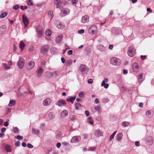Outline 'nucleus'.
I'll return each instance as SVG.
<instances>
[{
	"label": "nucleus",
	"instance_id": "f257e3e1",
	"mask_svg": "<svg viewBox=\"0 0 154 154\" xmlns=\"http://www.w3.org/2000/svg\"><path fill=\"white\" fill-rule=\"evenodd\" d=\"M110 63L113 65H119L121 63V60L119 58L116 57H112L110 59Z\"/></svg>",
	"mask_w": 154,
	"mask_h": 154
},
{
	"label": "nucleus",
	"instance_id": "f03ea898",
	"mask_svg": "<svg viewBox=\"0 0 154 154\" xmlns=\"http://www.w3.org/2000/svg\"><path fill=\"white\" fill-rule=\"evenodd\" d=\"M88 32L89 33L91 34H95L97 31V26L93 25L91 26L88 29Z\"/></svg>",
	"mask_w": 154,
	"mask_h": 154
},
{
	"label": "nucleus",
	"instance_id": "7ed1b4c3",
	"mask_svg": "<svg viewBox=\"0 0 154 154\" xmlns=\"http://www.w3.org/2000/svg\"><path fill=\"white\" fill-rule=\"evenodd\" d=\"M135 50L133 46H130L128 48V54L130 57H132L135 54Z\"/></svg>",
	"mask_w": 154,
	"mask_h": 154
},
{
	"label": "nucleus",
	"instance_id": "20e7f679",
	"mask_svg": "<svg viewBox=\"0 0 154 154\" xmlns=\"http://www.w3.org/2000/svg\"><path fill=\"white\" fill-rule=\"evenodd\" d=\"M132 70L133 71L136 73H138L140 71V67L138 64L134 62L133 63L132 66Z\"/></svg>",
	"mask_w": 154,
	"mask_h": 154
},
{
	"label": "nucleus",
	"instance_id": "39448f33",
	"mask_svg": "<svg viewBox=\"0 0 154 154\" xmlns=\"http://www.w3.org/2000/svg\"><path fill=\"white\" fill-rule=\"evenodd\" d=\"M88 70V68L84 64L81 65L79 69V70L82 73L84 74H85L87 72Z\"/></svg>",
	"mask_w": 154,
	"mask_h": 154
},
{
	"label": "nucleus",
	"instance_id": "423d86ee",
	"mask_svg": "<svg viewBox=\"0 0 154 154\" xmlns=\"http://www.w3.org/2000/svg\"><path fill=\"white\" fill-rule=\"evenodd\" d=\"M69 10L68 8H63L62 10L60 13L61 16L64 17L69 14Z\"/></svg>",
	"mask_w": 154,
	"mask_h": 154
},
{
	"label": "nucleus",
	"instance_id": "0eeeda50",
	"mask_svg": "<svg viewBox=\"0 0 154 154\" xmlns=\"http://www.w3.org/2000/svg\"><path fill=\"white\" fill-rule=\"evenodd\" d=\"M22 20L23 23L24 24L25 26H27L29 23V21L27 17L25 15L23 14L22 15Z\"/></svg>",
	"mask_w": 154,
	"mask_h": 154
},
{
	"label": "nucleus",
	"instance_id": "6e6552de",
	"mask_svg": "<svg viewBox=\"0 0 154 154\" xmlns=\"http://www.w3.org/2000/svg\"><path fill=\"white\" fill-rule=\"evenodd\" d=\"M8 64L5 63H3L2 65L3 66L4 69L5 70H8L11 69V66L12 65V62L11 61L8 62Z\"/></svg>",
	"mask_w": 154,
	"mask_h": 154
},
{
	"label": "nucleus",
	"instance_id": "1a4fd4ad",
	"mask_svg": "<svg viewBox=\"0 0 154 154\" xmlns=\"http://www.w3.org/2000/svg\"><path fill=\"white\" fill-rule=\"evenodd\" d=\"M37 30L38 32V36L39 37H41L43 34V30L42 27L40 26H38L37 27Z\"/></svg>",
	"mask_w": 154,
	"mask_h": 154
},
{
	"label": "nucleus",
	"instance_id": "9d476101",
	"mask_svg": "<svg viewBox=\"0 0 154 154\" xmlns=\"http://www.w3.org/2000/svg\"><path fill=\"white\" fill-rule=\"evenodd\" d=\"M145 75L143 73H141L138 75V82L141 83L144 80L145 78Z\"/></svg>",
	"mask_w": 154,
	"mask_h": 154
},
{
	"label": "nucleus",
	"instance_id": "9b49d317",
	"mask_svg": "<svg viewBox=\"0 0 154 154\" xmlns=\"http://www.w3.org/2000/svg\"><path fill=\"white\" fill-rule=\"evenodd\" d=\"M48 47L47 45L43 46L41 48V52L42 54H46L48 51Z\"/></svg>",
	"mask_w": 154,
	"mask_h": 154
},
{
	"label": "nucleus",
	"instance_id": "f8f14e48",
	"mask_svg": "<svg viewBox=\"0 0 154 154\" xmlns=\"http://www.w3.org/2000/svg\"><path fill=\"white\" fill-rule=\"evenodd\" d=\"M108 80L107 78H105L104 79V80L102 82L101 85L102 86L106 88H107L109 86V85L107 83H105L106 82H107Z\"/></svg>",
	"mask_w": 154,
	"mask_h": 154
},
{
	"label": "nucleus",
	"instance_id": "ddd939ff",
	"mask_svg": "<svg viewBox=\"0 0 154 154\" xmlns=\"http://www.w3.org/2000/svg\"><path fill=\"white\" fill-rule=\"evenodd\" d=\"M81 137L79 136H74L72 137L71 140L72 143H75L80 140Z\"/></svg>",
	"mask_w": 154,
	"mask_h": 154
},
{
	"label": "nucleus",
	"instance_id": "4468645a",
	"mask_svg": "<svg viewBox=\"0 0 154 154\" xmlns=\"http://www.w3.org/2000/svg\"><path fill=\"white\" fill-rule=\"evenodd\" d=\"M24 64V60L23 58H20L18 63V66L20 69H22Z\"/></svg>",
	"mask_w": 154,
	"mask_h": 154
},
{
	"label": "nucleus",
	"instance_id": "2eb2a0df",
	"mask_svg": "<svg viewBox=\"0 0 154 154\" xmlns=\"http://www.w3.org/2000/svg\"><path fill=\"white\" fill-rule=\"evenodd\" d=\"M43 71V69L40 66L38 67L37 71V76L38 78L42 76Z\"/></svg>",
	"mask_w": 154,
	"mask_h": 154
},
{
	"label": "nucleus",
	"instance_id": "dca6fc26",
	"mask_svg": "<svg viewBox=\"0 0 154 154\" xmlns=\"http://www.w3.org/2000/svg\"><path fill=\"white\" fill-rule=\"evenodd\" d=\"M146 143L149 145H151L153 143L152 138L151 137L149 136L147 137L146 139Z\"/></svg>",
	"mask_w": 154,
	"mask_h": 154
},
{
	"label": "nucleus",
	"instance_id": "f3484780",
	"mask_svg": "<svg viewBox=\"0 0 154 154\" xmlns=\"http://www.w3.org/2000/svg\"><path fill=\"white\" fill-rule=\"evenodd\" d=\"M89 17L88 15H85L83 17L81 20V22L83 23H85L88 22L89 20Z\"/></svg>",
	"mask_w": 154,
	"mask_h": 154
},
{
	"label": "nucleus",
	"instance_id": "a211bd4d",
	"mask_svg": "<svg viewBox=\"0 0 154 154\" xmlns=\"http://www.w3.org/2000/svg\"><path fill=\"white\" fill-rule=\"evenodd\" d=\"M34 62L32 61H31L29 62L27 66V69L28 70H30L32 69L34 67Z\"/></svg>",
	"mask_w": 154,
	"mask_h": 154
},
{
	"label": "nucleus",
	"instance_id": "6ab92c4d",
	"mask_svg": "<svg viewBox=\"0 0 154 154\" xmlns=\"http://www.w3.org/2000/svg\"><path fill=\"white\" fill-rule=\"evenodd\" d=\"M94 135L97 137H99L103 136V133L99 129H97L96 130Z\"/></svg>",
	"mask_w": 154,
	"mask_h": 154
},
{
	"label": "nucleus",
	"instance_id": "aec40b11",
	"mask_svg": "<svg viewBox=\"0 0 154 154\" xmlns=\"http://www.w3.org/2000/svg\"><path fill=\"white\" fill-rule=\"evenodd\" d=\"M51 102V100L50 99L47 98L43 101V104L44 106H48L50 104Z\"/></svg>",
	"mask_w": 154,
	"mask_h": 154
},
{
	"label": "nucleus",
	"instance_id": "412c9836",
	"mask_svg": "<svg viewBox=\"0 0 154 154\" xmlns=\"http://www.w3.org/2000/svg\"><path fill=\"white\" fill-rule=\"evenodd\" d=\"M66 104V102L63 99H60L58 101L57 103L56 104V105L60 107L62 105Z\"/></svg>",
	"mask_w": 154,
	"mask_h": 154
},
{
	"label": "nucleus",
	"instance_id": "4be33fe9",
	"mask_svg": "<svg viewBox=\"0 0 154 154\" xmlns=\"http://www.w3.org/2000/svg\"><path fill=\"white\" fill-rule=\"evenodd\" d=\"M57 27L60 29H63L65 27V25L63 23L58 22L57 23Z\"/></svg>",
	"mask_w": 154,
	"mask_h": 154
},
{
	"label": "nucleus",
	"instance_id": "5701e85b",
	"mask_svg": "<svg viewBox=\"0 0 154 154\" xmlns=\"http://www.w3.org/2000/svg\"><path fill=\"white\" fill-rule=\"evenodd\" d=\"M63 35H60L57 36L55 42L56 43H60L62 39Z\"/></svg>",
	"mask_w": 154,
	"mask_h": 154
},
{
	"label": "nucleus",
	"instance_id": "b1692460",
	"mask_svg": "<svg viewBox=\"0 0 154 154\" xmlns=\"http://www.w3.org/2000/svg\"><path fill=\"white\" fill-rule=\"evenodd\" d=\"M45 76L46 78H50L53 77V74L52 73L48 71L45 72Z\"/></svg>",
	"mask_w": 154,
	"mask_h": 154
},
{
	"label": "nucleus",
	"instance_id": "393cba45",
	"mask_svg": "<svg viewBox=\"0 0 154 154\" xmlns=\"http://www.w3.org/2000/svg\"><path fill=\"white\" fill-rule=\"evenodd\" d=\"M61 2V0H54V3L56 5V8H60V6H59Z\"/></svg>",
	"mask_w": 154,
	"mask_h": 154
},
{
	"label": "nucleus",
	"instance_id": "a878e982",
	"mask_svg": "<svg viewBox=\"0 0 154 154\" xmlns=\"http://www.w3.org/2000/svg\"><path fill=\"white\" fill-rule=\"evenodd\" d=\"M25 46V44L23 41H21L19 44V47L21 49V51L23 50Z\"/></svg>",
	"mask_w": 154,
	"mask_h": 154
},
{
	"label": "nucleus",
	"instance_id": "bb28decb",
	"mask_svg": "<svg viewBox=\"0 0 154 154\" xmlns=\"http://www.w3.org/2000/svg\"><path fill=\"white\" fill-rule=\"evenodd\" d=\"M146 115L149 118L151 117L153 115V112L152 110L148 111L146 112Z\"/></svg>",
	"mask_w": 154,
	"mask_h": 154
},
{
	"label": "nucleus",
	"instance_id": "cd10ccee",
	"mask_svg": "<svg viewBox=\"0 0 154 154\" xmlns=\"http://www.w3.org/2000/svg\"><path fill=\"white\" fill-rule=\"evenodd\" d=\"M6 27L5 25L2 26L0 27V32L2 34H4L6 30Z\"/></svg>",
	"mask_w": 154,
	"mask_h": 154
},
{
	"label": "nucleus",
	"instance_id": "c85d7f7f",
	"mask_svg": "<svg viewBox=\"0 0 154 154\" xmlns=\"http://www.w3.org/2000/svg\"><path fill=\"white\" fill-rule=\"evenodd\" d=\"M68 114V112L66 110H64L61 113V117L64 118Z\"/></svg>",
	"mask_w": 154,
	"mask_h": 154
},
{
	"label": "nucleus",
	"instance_id": "c756f323",
	"mask_svg": "<svg viewBox=\"0 0 154 154\" xmlns=\"http://www.w3.org/2000/svg\"><path fill=\"white\" fill-rule=\"evenodd\" d=\"M97 49L100 51H104L105 50V47L103 45H99L97 47Z\"/></svg>",
	"mask_w": 154,
	"mask_h": 154
},
{
	"label": "nucleus",
	"instance_id": "7c9ffc66",
	"mask_svg": "<svg viewBox=\"0 0 154 154\" xmlns=\"http://www.w3.org/2000/svg\"><path fill=\"white\" fill-rule=\"evenodd\" d=\"M123 137V135L122 133H120L117 134L116 137V140L118 141H120L122 139Z\"/></svg>",
	"mask_w": 154,
	"mask_h": 154
},
{
	"label": "nucleus",
	"instance_id": "2f4dec72",
	"mask_svg": "<svg viewBox=\"0 0 154 154\" xmlns=\"http://www.w3.org/2000/svg\"><path fill=\"white\" fill-rule=\"evenodd\" d=\"M32 132L33 134L38 135L39 134L40 131L38 129L32 128Z\"/></svg>",
	"mask_w": 154,
	"mask_h": 154
},
{
	"label": "nucleus",
	"instance_id": "473e14b6",
	"mask_svg": "<svg viewBox=\"0 0 154 154\" xmlns=\"http://www.w3.org/2000/svg\"><path fill=\"white\" fill-rule=\"evenodd\" d=\"M16 103L15 101L14 100H10L9 103L8 105L9 107H11L13 106H14Z\"/></svg>",
	"mask_w": 154,
	"mask_h": 154
},
{
	"label": "nucleus",
	"instance_id": "72a5a7b5",
	"mask_svg": "<svg viewBox=\"0 0 154 154\" xmlns=\"http://www.w3.org/2000/svg\"><path fill=\"white\" fill-rule=\"evenodd\" d=\"M76 98V96L74 97H69L68 98H67L66 99V101L68 102H70L72 100H74Z\"/></svg>",
	"mask_w": 154,
	"mask_h": 154
},
{
	"label": "nucleus",
	"instance_id": "f704fd0d",
	"mask_svg": "<svg viewBox=\"0 0 154 154\" xmlns=\"http://www.w3.org/2000/svg\"><path fill=\"white\" fill-rule=\"evenodd\" d=\"M48 117L50 119H54L55 118V115L53 113L50 112L48 114Z\"/></svg>",
	"mask_w": 154,
	"mask_h": 154
},
{
	"label": "nucleus",
	"instance_id": "c9c22d12",
	"mask_svg": "<svg viewBox=\"0 0 154 154\" xmlns=\"http://www.w3.org/2000/svg\"><path fill=\"white\" fill-rule=\"evenodd\" d=\"M48 17L50 18V20H51L53 16V11H49L48 13Z\"/></svg>",
	"mask_w": 154,
	"mask_h": 154
},
{
	"label": "nucleus",
	"instance_id": "e433bc0d",
	"mask_svg": "<svg viewBox=\"0 0 154 154\" xmlns=\"http://www.w3.org/2000/svg\"><path fill=\"white\" fill-rule=\"evenodd\" d=\"M87 121L91 125H93L94 124V121L92 118L91 117H89Z\"/></svg>",
	"mask_w": 154,
	"mask_h": 154
},
{
	"label": "nucleus",
	"instance_id": "4c0bfd02",
	"mask_svg": "<svg viewBox=\"0 0 154 154\" xmlns=\"http://www.w3.org/2000/svg\"><path fill=\"white\" fill-rule=\"evenodd\" d=\"M5 149L6 150L7 152H11L12 151V150L11 149V146L9 145H7L6 146Z\"/></svg>",
	"mask_w": 154,
	"mask_h": 154
},
{
	"label": "nucleus",
	"instance_id": "58836bf2",
	"mask_svg": "<svg viewBox=\"0 0 154 154\" xmlns=\"http://www.w3.org/2000/svg\"><path fill=\"white\" fill-rule=\"evenodd\" d=\"M8 14V13L6 12H4L2 14L0 15V18H3L5 17Z\"/></svg>",
	"mask_w": 154,
	"mask_h": 154
},
{
	"label": "nucleus",
	"instance_id": "ea45409f",
	"mask_svg": "<svg viewBox=\"0 0 154 154\" xmlns=\"http://www.w3.org/2000/svg\"><path fill=\"white\" fill-rule=\"evenodd\" d=\"M130 124V123L128 122H124L122 123V125L124 127H126L128 126Z\"/></svg>",
	"mask_w": 154,
	"mask_h": 154
},
{
	"label": "nucleus",
	"instance_id": "a19ab883",
	"mask_svg": "<svg viewBox=\"0 0 154 154\" xmlns=\"http://www.w3.org/2000/svg\"><path fill=\"white\" fill-rule=\"evenodd\" d=\"M72 60H66V65L68 66H69L72 63Z\"/></svg>",
	"mask_w": 154,
	"mask_h": 154
},
{
	"label": "nucleus",
	"instance_id": "79ce46f5",
	"mask_svg": "<svg viewBox=\"0 0 154 154\" xmlns=\"http://www.w3.org/2000/svg\"><path fill=\"white\" fill-rule=\"evenodd\" d=\"M59 73H60V72H59L55 71V72H53V73H52V74H53V76H54V77H55L56 76L58 75Z\"/></svg>",
	"mask_w": 154,
	"mask_h": 154
},
{
	"label": "nucleus",
	"instance_id": "37998d69",
	"mask_svg": "<svg viewBox=\"0 0 154 154\" xmlns=\"http://www.w3.org/2000/svg\"><path fill=\"white\" fill-rule=\"evenodd\" d=\"M75 105L76 106V109H79L81 107V105L78 103H75Z\"/></svg>",
	"mask_w": 154,
	"mask_h": 154
},
{
	"label": "nucleus",
	"instance_id": "c03bdc74",
	"mask_svg": "<svg viewBox=\"0 0 154 154\" xmlns=\"http://www.w3.org/2000/svg\"><path fill=\"white\" fill-rule=\"evenodd\" d=\"M19 131V129L17 127H15L14 128L13 132L14 133H18Z\"/></svg>",
	"mask_w": 154,
	"mask_h": 154
},
{
	"label": "nucleus",
	"instance_id": "a18cd8bd",
	"mask_svg": "<svg viewBox=\"0 0 154 154\" xmlns=\"http://www.w3.org/2000/svg\"><path fill=\"white\" fill-rule=\"evenodd\" d=\"M85 51L87 53V54L88 55L91 52V50L89 48H87L86 49Z\"/></svg>",
	"mask_w": 154,
	"mask_h": 154
},
{
	"label": "nucleus",
	"instance_id": "49530a36",
	"mask_svg": "<svg viewBox=\"0 0 154 154\" xmlns=\"http://www.w3.org/2000/svg\"><path fill=\"white\" fill-rule=\"evenodd\" d=\"M45 34L47 35L50 36L51 35V32L49 29L45 31Z\"/></svg>",
	"mask_w": 154,
	"mask_h": 154
},
{
	"label": "nucleus",
	"instance_id": "de8ad7c7",
	"mask_svg": "<svg viewBox=\"0 0 154 154\" xmlns=\"http://www.w3.org/2000/svg\"><path fill=\"white\" fill-rule=\"evenodd\" d=\"M9 120L8 119H7L6 120V121L5 122L4 124V125L5 126H8L9 125Z\"/></svg>",
	"mask_w": 154,
	"mask_h": 154
},
{
	"label": "nucleus",
	"instance_id": "09e8293b",
	"mask_svg": "<svg viewBox=\"0 0 154 154\" xmlns=\"http://www.w3.org/2000/svg\"><path fill=\"white\" fill-rule=\"evenodd\" d=\"M27 4L29 6H32L33 4L31 0H28L27 1Z\"/></svg>",
	"mask_w": 154,
	"mask_h": 154
},
{
	"label": "nucleus",
	"instance_id": "8fccbe9b",
	"mask_svg": "<svg viewBox=\"0 0 154 154\" xmlns=\"http://www.w3.org/2000/svg\"><path fill=\"white\" fill-rule=\"evenodd\" d=\"M15 138L16 139H17L19 140H22L23 139V137L20 136V135H18V136H16L15 137Z\"/></svg>",
	"mask_w": 154,
	"mask_h": 154
},
{
	"label": "nucleus",
	"instance_id": "3c124183",
	"mask_svg": "<svg viewBox=\"0 0 154 154\" xmlns=\"http://www.w3.org/2000/svg\"><path fill=\"white\" fill-rule=\"evenodd\" d=\"M20 8L19 5H16L13 7V8L15 10H18Z\"/></svg>",
	"mask_w": 154,
	"mask_h": 154
},
{
	"label": "nucleus",
	"instance_id": "603ef678",
	"mask_svg": "<svg viewBox=\"0 0 154 154\" xmlns=\"http://www.w3.org/2000/svg\"><path fill=\"white\" fill-rule=\"evenodd\" d=\"M46 63V62L45 61H43L41 63V65L43 68L45 67V65Z\"/></svg>",
	"mask_w": 154,
	"mask_h": 154
},
{
	"label": "nucleus",
	"instance_id": "864d4df0",
	"mask_svg": "<svg viewBox=\"0 0 154 154\" xmlns=\"http://www.w3.org/2000/svg\"><path fill=\"white\" fill-rule=\"evenodd\" d=\"M84 92L82 91H81L79 92V96L80 97H83L84 95H83Z\"/></svg>",
	"mask_w": 154,
	"mask_h": 154
},
{
	"label": "nucleus",
	"instance_id": "5fc2aeb1",
	"mask_svg": "<svg viewBox=\"0 0 154 154\" xmlns=\"http://www.w3.org/2000/svg\"><path fill=\"white\" fill-rule=\"evenodd\" d=\"M73 51L72 50H70L68 51L67 54L68 55H71L72 54Z\"/></svg>",
	"mask_w": 154,
	"mask_h": 154
},
{
	"label": "nucleus",
	"instance_id": "6e6d98bb",
	"mask_svg": "<svg viewBox=\"0 0 154 154\" xmlns=\"http://www.w3.org/2000/svg\"><path fill=\"white\" fill-rule=\"evenodd\" d=\"M34 50V48L33 47H31L29 49V51L30 52H32Z\"/></svg>",
	"mask_w": 154,
	"mask_h": 154
},
{
	"label": "nucleus",
	"instance_id": "4d7b16f0",
	"mask_svg": "<svg viewBox=\"0 0 154 154\" xmlns=\"http://www.w3.org/2000/svg\"><path fill=\"white\" fill-rule=\"evenodd\" d=\"M85 115L87 116H89L90 113L89 112L88 110H86L85 111Z\"/></svg>",
	"mask_w": 154,
	"mask_h": 154
},
{
	"label": "nucleus",
	"instance_id": "13d9d810",
	"mask_svg": "<svg viewBox=\"0 0 154 154\" xmlns=\"http://www.w3.org/2000/svg\"><path fill=\"white\" fill-rule=\"evenodd\" d=\"M84 32V29H81L78 31V33L79 34H82Z\"/></svg>",
	"mask_w": 154,
	"mask_h": 154
},
{
	"label": "nucleus",
	"instance_id": "bf43d9fd",
	"mask_svg": "<svg viewBox=\"0 0 154 154\" xmlns=\"http://www.w3.org/2000/svg\"><path fill=\"white\" fill-rule=\"evenodd\" d=\"M76 117L75 116H72L71 118V119L72 121L75 120L76 119Z\"/></svg>",
	"mask_w": 154,
	"mask_h": 154
},
{
	"label": "nucleus",
	"instance_id": "052dcab7",
	"mask_svg": "<svg viewBox=\"0 0 154 154\" xmlns=\"http://www.w3.org/2000/svg\"><path fill=\"white\" fill-rule=\"evenodd\" d=\"M27 147L30 148H32L33 147V146L30 143L27 144Z\"/></svg>",
	"mask_w": 154,
	"mask_h": 154
},
{
	"label": "nucleus",
	"instance_id": "680f3d73",
	"mask_svg": "<svg viewBox=\"0 0 154 154\" xmlns=\"http://www.w3.org/2000/svg\"><path fill=\"white\" fill-rule=\"evenodd\" d=\"M88 83L89 84H91L93 82V80L92 79H89L88 81Z\"/></svg>",
	"mask_w": 154,
	"mask_h": 154
},
{
	"label": "nucleus",
	"instance_id": "e2e57ef3",
	"mask_svg": "<svg viewBox=\"0 0 154 154\" xmlns=\"http://www.w3.org/2000/svg\"><path fill=\"white\" fill-rule=\"evenodd\" d=\"M135 145L136 146H138L140 145V143L139 141L135 142Z\"/></svg>",
	"mask_w": 154,
	"mask_h": 154
},
{
	"label": "nucleus",
	"instance_id": "0e129e2a",
	"mask_svg": "<svg viewBox=\"0 0 154 154\" xmlns=\"http://www.w3.org/2000/svg\"><path fill=\"white\" fill-rule=\"evenodd\" d=\"M6 129L5 128L3 127L1 129V131L3 133L5 131H6Z\"/></svg>",
	"mask_w": 154,
	"mask_h": 154
},
{
	"label": "nucleus",
	"instance_id": "69168bd1",
	"mask_svg": "<svg viewBox=\"0 0 154 154\" xmlns=\"http://www.w3.org/2000/svg\"><path fill=\"white\" fill-rule=\"evenodd\" d=\"M140 57H141V58L142 59V60H143L146 58V56H145V55H144V56L141 55Z\"/></svg>",
	"mask_w": 154,
	"mask_h": 154
},
{
	"label": "nucleus",
	"instance_id": "338daca9",
	"mask_svg": "<svg viewBox=\"0 0 154 154\" xmlns=\"http://www.w3.org/2000/svg\"><path fill=\"white\" fill-rule=\"evenodd\" d=\"M20 145V142L19 141H17L15 143V146H19Z\"/></svg>",
	"mask_w": 154,
	"mask_h": 154
},
{
	"label": "nucleus",
	"instance_id": "774afa93",
	"mask_svg": "<svg viewBox=\"0 0 154 154\" xmlns=\"http://www.w3.org/2000/svg\"><path fill=\"white\" fill-rule=\"evenodd\" d=\"M61 145V144L60 143H58L57 144V148H59Z\"/></svg>",
	"mask_w": 154,
	"mask_h": 154
}]
</instances>
